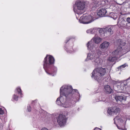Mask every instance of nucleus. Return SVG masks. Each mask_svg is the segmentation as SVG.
Segmentation results:
<instances>
[{"instance_id": "bb28decb", "label": "nucleus", "mask_w": 130, "mask_h": 130, "mask_svg": "<svg viewBox=\"0 0 130 130\" xmlns=\"http://www.w3.org/2000/svg\"><path fill=\"white\" fill-rule=\"evenodd\" d=\"M102 3L103 4L104 3H108V1H102Z\"/></svg>"}, {"instance_id": "2eb2a0df", "label": "nucleus", "mask_w": 130, "mask_h": 130, "mask_svg": "<svg viewBox=\"0 0 130 130\" xmlns=\"http://www.w3.org/2000/svg\"><path fill=\"white\" fill-rule=\"evenodd\" d=\"M104 88L106 92L108 93H110L112 92V89L109 85H106L105 86Z\"/></svg>"}, {"instance_id": "5701e85b", "label": "nucleus", "mask_w": 130, "mask_h": 130, "mask_svg": "<svg viewBox=\"0 0 130 130\" xmlns=\"http://www.w3.org/2000/svg\"><path fill=\"white\" fill-rule=\"evenodd\" d=\"M60 98H59L57 99L56 100V103L58 105L59 104H60Z\"/></svg>"}, {"instance_id": "1a4fd4ad", "label": "nucleus", "mask_w": 130, "mask_h": 130, "mask_svg": "<svg viewBox=\"0 0 130 130\" xmlns=\"http://www.w3.org/2000/svg\"><path fill=\"white\" fill-rule=\"evenodd\" d=\"M128 84V83L126 80L124 81L121 84L118 82L114 81V85L116 86H118V88H119H119L120 87V85H121V86L124 87L127 85Z\"/></svg>"}, {"instance_id": "9b49d317", "label": "nucleus", "mask_w": 130, "mask_h": 130, "mask_svg": "<svg viewBox=\"0 0 130 130\" xmlns=\"http://www.w3.org/2000/svg\"><path fill=\"white\" fill-rule=\"evenodd\" d=\"M110 43L109 42L106 41H104L100 44V47L101 49H106L108 47Z\"/></svg>"}, {"instance_id": "20e7f679", "label": "nucleus", "mask_w": 130, "mask_h": 130, "mask_svg": "<svg viewBox=\"0 0 130 130\" xmlns=\"http://www.w3.org/2000/svg\"><path fill=\"white\" fill-rule=\"evenodd\" d=\"M85 3L82 2L78 1L76 2L75 7H74V11L75 13L78 14H82L84 12V9L85 7Z\"/></svg>"}, {"instance_id": "aec40b11", "label": "nucleus", "mask_w": 130, "mask_h": 130, "mask_svg": "<svg viewBox=\"0 0 130 130\" xmlns=\"http://www.w3.org/2000/svg\"><path fill=\"white\" fill-rule=\"evenodd\" d=\"M120 109L118 108H116L114 110V114L116 115L119 114L120 111Z\"/></svg>"}, {"instance_id": "cd10ccee", "label": "nucleus", "mask_w": 130, "mask_h": 130, "mask_svg": "<svg viewBox=\"0 0 130 130\" xmlns=\"http://www.w3.org/2000/svg\"><path fill=\"white\" fill-rule=\"evenodd\" d=\"M41 130H48L47 128H42Z\"/></svg>"}, {"instance_id": "6ab92c4d", "label": "nucleus", "mask_w": 130, "mask_h": 130, "mask_svg": "<svg viewBox=\"0 0 130 130\" xmlns=\"http://www.w3.org/2000/svg\"><path fill=\"white\" fill-rule=\"evenodd\" d=\"M107 112L110 115H111L114 112V109L113 107L109 108L107 111Z\"/></svg>"}, {"instance_id": "c756f323", "label": "nucleus", "mask_w": 130, "mask_h": 130, "mask_svg": "<svg viewBox=\"0 0 130 130\" xmlns=\"http://www.w3.org/2000/svg\"><path fill=\"white\" fill-rule=\"evenodd\" d=\"M113 13H110V14H113Z\"/></svg>"}, {"instance_id": "9d476101", "label": "nucleus", "mask_w": 130, "mask_h": 130, "mask_svg": "<svg viewBox=\"0 0 130 130\" xmlns=\"http://www.w3.org/2000/svg\"><path fill=\"white\" fill-rule=\"evenodd\" d=\"M4 111L2 108H0V115H3V117H0V118L2 121L3 123H5L7 120V118L5 116V115L4 113Z\"/></svg>"}, {"instance_id": "393cba45", "label": "nucleus", "mask_w": 130, "mask_h": 130, "mask_svg": "<svg viewBox=\"0 0 130 130\" xmlns=\"http://www.w3.org/2000/svg\"><path fill=\"white\" fill-rule=\"evenodd\" d=\"M126 21L128 23H130V18H128L126 19Z\"/></svg>"}, {"instance_id": "dca6fc26", "label": "nucleus", "mask_w": 130, "mask_h": 130, "mask_svg": "<svg viewBox=\"0 0 130 130\" xmlns=\"http://www.w3.org/2000/svg\"><path fill=\"white\" fill-rule=\"evenodd\" d=\"M113 26H108V27H106L103 29V30H107L108 32H110L111 33V31L112 32H113L112 31V29L113 28ZM113 33V32H112Z\"/></svg>"}, {"instance_id": "f03ea898", "label": "nucleus", "mask_w": 130, "mask_h": 130, "mask_svg": "<svg viewBox=\"0 0 130 130\" xmlns=\"http://www.w3.org/2000/svg\"><path fill=\"white\" fill-rule=\"evenodd\" d=\"M67 115V112H64L59 114L57 117L56 119L57 122L60 126H63L66 123L67 119L66 116Z\"/></svg>"}, {"instance_id": "4468645a", "label": "nucleus", "mask_w": 130, "mask_h": 130, "mask_svg": "<svg viewBox=\"0 0 130 130\" xmlns=\"http://www.w3.org/2000/svg\"><path fill=\"white\" fill-rule=\"evenodd\" d=\"M16 92L19 95H20L21 97L23 95L22 93V91L20 87H17L16 89Z\"/></svg>"}, {"instance_id": "f3484780", "label": "nucleus", "mask_w": 130, "mask_h": 130, "mask_svg": "<svg viewBox=\"0 0 130 130\" xmlns=\"http://www.w3.org/2000/svg\"><path fill=\"white\" fill-rule=\"evenodd\" d=\"M93 40L95 43H98L100 42L101 41V38L99 37H95L93 38Z\"/></svg>"}, {"instance_id": "39448f33", "label": "nucleus", "mask_w": 130, "mask_h": 130, "mask_svg": "<svg viewBox=\"0 0 130 130\" xmlns=\"http://www.w3.org/2000/svg\"><path fill=\"white\" fill-rule=\"evenodd\" d=\"M107 68L102 67L98 68L95 69L92 73V77H94L95 78L97 79V75L102 76L104 75L106 72Z\"/></svg>"}, {"instance_id": "6e6552de", "label": "nucleus", "mask_w": 130, "mask_h": 130, "mask_svg": "<svg viewBox=\"0 0 130 130\" xmlns=\"http://www.w3.org/2000/svg\"><path fill=\"white\" fill-rule=\"evenodd\" d=\"M80 21L82 23L88 24L92 22L93 21V18L91 15L86 16L84 17H81L80 19Z\"/></svg>"}, {"instance_id": "ddd939ff", "label": "nucleus", "mask_w": 130, "mask_h": 130, "mask_svg": "<svg viewBox=\"0 0 130 130\" xmlns=\"http://www.w3.org/2000/svg\"><path fill=\"white\" fill-rule=\"evenodd\" d=\"M115 99L116 101L118 102V101H122V100H125L126 98L125 97L123 96H116L115 97Z\"/></svg>"}, {"instance_id": "f257e3e1", "label": "nucleus", "mask_w": 130, "mask_h": 130, "mask_svg": "<svg viewBox=\"0 0 130 130\" xmlns=\"http://www.w3.org/2000/svg\"><path fill=\"white\" fill-rule=\"evenodd\" d=\"M55 60L51 55H46L43 61V68L46 72L48 74L54 76L56 74L57 69L53 65L51 67L50 65L53 64Z\"/></svg>"}, {"instance_id": "2f4dec72", "label": "nucleus", "mask_w": 130, "mask_h": 130, "mask_svg": "<svg viewBox=\"0 0 130 130\" xmlns=\"http://www.w3.org/2000/svg\"><path fill=\"white\" fill-rule=\"evenodd\" d=\"M111 18H113V17H111Z\"/></svg>"}, {"instance_id": "b1692460", "label": "nucleus", "mask_w": 130, "mask_h": 130, "mask_svg": "<svg viewBox=\"0 0 130 130\" xmlns=\"http://www.w3.org/2000/svg\"><path fill=\"white\" fill-rule=\"evenodd\" d=\"M126 66L125 65H123L121 66L119 68V69H121V68H124Z\"/></svg>"}, {"instance_id": "4be33fe9", "label": "nucleus", "mask_w": 130, "mask_h": 130, "mask_svg": "<svg viewBox=\"0 0 130 130\" xmlns=\"http://www.w3.org/2000/svg\"><path fill=\"white\" fill-rule=\"evenodd\" d=\"M108 60L110 61H113L114 60L113 57H110L108 59Z\"/></svg>"}, {"instance_id": "412c9836", "label": "nucleus", "mask_w": 130, "mask_h": 130, "mask_svg": "<svg viewBox=\"0 0 130 130\" xmlns=\"http://www.w3.org/2000/svg\"><path fill=\"white\" fill-rule=\"evenodd\" d=\"M92 44V42L91 41L89 42L87 44V46L88 48H91V46Z\"/></svg>"}, {"instance_id": "423d86ee", "label": "nucleus", "mask_w": 130, "mask_h": 130, "mask_svg": "<svg viewBox=\"0 0 130 130\" xmlns=\"http://www.w3.org/2000/svg\"><path fill=\"white\" fill-rule=\"evenodd\" d=\"M63 87H61L60 89V93L61 97V95H64L67 96L70 94L73 91V89L71 86H67L64 87L63 89H62Z\"/></svg>"}, {"instance_id": "c85d7f7f", "label": "nucleus", "mask_w": 130, "mask_h": 130, "mask_svg": "<svg viewBox=\"0 0 130 130\" xmlns=\"http://www.w3.org/2000/svg\"><path fill=\"white\" fill-rule=\"evenodd\" d=\"M94 130H101L100 128H95Z\"/></svg>"}, {"instance_id": "f8f14e48", "label": "nucleus", "mask_w": 130, "mask_h": 130, "mask_svg": "<svg viewBox=\"0 0 130 130\" xmlns=\"http://www.w3.org/2000/svg\"><path fill=\"white\" fill-rule=\"evenodd\" d=\"M106 10L104 8H103L99 10L97 13L99 16L103 17L106 14Z\"/></svg>"}, {"instance_id": "a878e982", "label": "nucleus", "mask_w": 130, "mask_h": 130, "mask_svg": "<svg viewBox=\"0 0 130 130\" xmlns=\"http://www.w3.org/2000/svg\"><path fill=\"white\" fill-rule=\"evenodd\" d=\"M90 57L91 59H93V58H94V57H93V55H90Z\"/></svg>"}, {"instance_id": "a211bd4d", "label": "nucleus", "mask_w": 130, "mask_h": 130, "mask_svg": "<svg viewBox=\"0 0 130 130\" xmlns=\"http://www.w3.org/2000/svg\"><path fill=\"white\" fill-rule=\"evenodd\" d=\"M17 94V93H15L13 95L12 100V101H17L18 100L19 97L18 96L19 95H18Z\"/></svg>"}, {"instance_id": "0eeeda50", "label": "nucleus", "mask_w": 130, "mask_h": 130, "mask_svg": "<svg viewBox=\"0 0 130 130\" xmlns=\"http://www.w3.org/2000/svg\"><path fill=\"white\" fill-rule=\"evenodd\" d=\"M71 39L70 37L67 38L66 40L65 41V43H66L64 46V48L68 52L71 53L73 51V44L70 45L67 43V42Z\"/></svg>"}, {"instance_id": "7c9ffc66", "label": "nucleus", "mask_w": 130, "mask_h": 130, "mask_svg": "<svg viewBox=\"0 0 130 130\" xmlns=\"http://www.w3.org/2000/svg\"><path fill=\"white\" fill-rule=\"evenodd\" d=\"M128 80H127V82H128Z\"/></svg>"}, {"instance_id": "7ed1b4c3", "label": "nucleus", "mask_w": 130, "mask_h": 130, "mask_svg": "<svg viewBox=\"0 0 130 130\" xmlns=\"http://www.w3.org/2000/svg\"><path fill=\"white\" fill-rule=\"evenodd\" d=\"M115 120H117L119 122L118 125L116 124L118 128L121 130H126L127 129L125 127V125L127 118L125 117H122L119 119V117L116 116L115 118Z\"/></svg>"}]
</instances>
